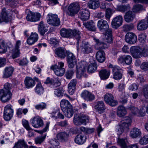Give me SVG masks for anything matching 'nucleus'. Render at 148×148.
<instances>
[{
	"mask_svg": "<svg viewBox=\"0 0 148 148\" xmlns=\"http://www.w3.org/2000/svg\"><path fill=\"white\" fill-rule=\"evenodd\" d=\"M69 109V108L66 109V112L65 111L63 112H64L66 116L68 118H70L73 116L74 113V111L73 107H71L72 111H71V112L68 110Z\"/></svg>",
	"mask_w": 148,
	"mask_h": 148,
	"instance_id": "51",
	"label": "nucleus"
},
{
	"mask_svg": "<svg viewBox=\"0 0 148 148\" xmlns=\"http://www.w3.org/2000/svg\"><path fill=\"white\" fill-rule=\"evenodd\" d=\"M50 144L56 147L58 146L59 144V141L56 139H52L49 142Z\"/></svg>",
	"mask_w": 148,
	"mask_h": 148,
	"instance_id": "62",
	"label": "nucleus"
},
{
	"mask_svg": "<svg viewBox=\"0 0 148 148\" xmlns=\"http://www.w3.org/2000/svg\"><path fill=\"white\" fill-rule=\"evenodd\" d=\"M29 37L37 41L38 38V36L37 33L32 32L31 33Z\"/></svg>",
	"mask_w": 148,
	"mask_h": 148,
	"instance_id": "64",
	"label": "nucleus"
},
{
	"mask_svg": "<svg viewBox=\"0 0 148 148\" xmlns=\"http://www.w3.org/2000/svg\"><path fill=\"white\" fill-rule=\"evenodd\" d=\"M130 5L129 4L119 5L117 6L116 8L117 10L123 13L125 12L127 10H130Z\"/></svg>",
	"mask_w": 148,
	"mask_h": 148,
	"instance_id": "39",
	"label": "nucleus"
},
{
	"mask_svg": "<svg viewBox=\"0 0 148 148\" xmlns=\"http://www.w3.org/2000/svg\"><path fill=\"white\" fill-rule=\"evenodd\" d=\"M40 15L39 13H32V20L33 22L39 21L40 18Z\"/></svg>",
	"mask_w": 148,
	"mask_h": 148,
	"instance_id": "54",
	"label": "nucleus"
},
{
	"mask_svg": "<svg viewBox=\"0 0 148 148\" xmlns=\"http://www.w3.org/2000/svg\"><path fill=\"white\" fill-rule=\"evenodd\" d=\"M44 91V89L40 83H38L36 85L35 89L36 92L39 94L42 93Z\"/></svg>",
	"mask_w": 148,
	"mask_h": 148,
	"instance_id": "49",
	"label": "nucleus"
},
{
	"mask_svg": "<svg viewBox=\"0 0 148 148\" xmlns=\"http://www.w3.org/2000/svg\"><path fill=\"white\" fill-rule=\"evenodd\" d=\"M49 42L50 44L55 47L57 46L58 42V41L56 38H51L49 40Z\"/></svg>",
	"mask_w": 148,
	"mask_h": 148,
	"instance_id": "60",
	"label": "nucleus"
},
{
	"mask_svg": "<svg viewBox=\"0 0 148 148\" xmlns=\"http://www.w3.org/2000/svg\"><path fill=\"white\" fill-rule=\"evenodd\" d=\"M79 9V5L78 3H73L69 6L66 13L69 16H73L77 13Z\"/></svg>",
	"mask_w": 148,
	"mask_h": 148,
	"instance_id": "5",
	"label": "nucleus"
},
{
	"mask_svg": "<svg viewBox=\"0 0 148 148\" xmlns=\"http://www.w3.org/2000/svg\"><path fill=\"white\" fill-rule=\"evenodd\" d=\"M123 28L125 31H128L134 28V26L133 24L127 25H124Z\"/></svg>",
	"mask_w": 148,
	"mask_h": 148,
	"instance_id": "58",
	"label": "nucleus"
},
{
	"mask_svg": "<svg viewBox=\"0 0 148 148\" xmlns=\"http://www.w3.org/2000/svg\"><path fill=\"white\" fill-rule=\"evenodd\" d=\"M12 85L8 83L4 85V89L0 90V100L3 102H5L10 100L12 94L10 92Z\"/></svg>",
	"mask_w": 148,
	"mask_h": 148,
	"instance_id": "1",
	"label": "nucleus"
},
{
	"mask_svg": "<svg viewBox=\"0 0 148 148\" xmlns=\"http://www.w3.org/2000/svg\"><path fill=\"white\" fill-rule=\"evenodd\" d=\"M39 32L42 36L44 35L45 32L48 31V29L46 27H45L43 24V23L41 21L39 24L38 27Z\"/></svg>",
	"mask_w": 148,
	"mask_h": 148,
	"instance_id": "40",
	"label": "nucleus"
},
{
	"mask_svg": "<svg viewBox=\"0 0 148 148\" xmlns=\"http://www.w3.org/2000/svg\"><path fill=\"white\" fill-rule=\"evenodd\" d=\"M86 137L84 135L78 134L75 137L74 141L75 143L78 145H82L86 141Z\"/></svg>",
	"mask_w": 148,
	"mask_h": 148,
	"instance_id": "32",
	"label": "nucleus"
},
{
	"mask_svg": "<svg viewBox=\"0 0 148 148\" xmlns=\"http://www.w3.org/2000/svg\"><path fill=\"white\" fill-rule=\"evenodd\" d=\"M119 62L121 63L125 62L126 64L130 65L132 62V58L130 56L127 55L121 56L118 59Z\"/></svg>",
	"mask_w": 148,
	"mask_h": 148,
	"instance_id": "22",
	"label": "nucleus"
},
{
	"mask_svg": "<svg viewBox=\"0 0 148 148\" xmlns=\"http://www.w3.org/2000/svg\"><path fill=\"white\" fill-rule=\"evenodd\" d=\"M12 107L11 105L8 104L6 105L4 108V117L6 121L10 120L13 116V110Z\"/></svg>",
	"mask_w": 148,
	"mask_h": 148,
	"instance_id": "8",
	"label": "nucleus"
},
{
	"mask_svg": "<svg viewBox=\"0 0 148 148\" xmlns=\"http://www.w3.org/2000/svg\"><path fill=\"white\" fill-rule=\"evenodd\" d=\"M125 40L127 43L130 44H133L136 42L137 37L134 33L128 32L125 35Z\"/></svg>",
	"mask_w": 148,
	"mask_h": 148,
	"instance_id": "10",
	"label": "nucleus"
},
{
	"mask_svg": "<svg viewBox=\"0 0 148 148\" xmlns=\"http://www.w3.org/2000/svg\"><path fill=\"white\" fill-rule=\"evenodd\" d=\"M80 34V32L79 31L76 29L72 30V36H73L77 39V44L79 43V40L81 38Z\"/></svg>",
	"mask_w": 148,
	"mask_h": 148,
	"instance_id": "47",
	"label": "nucleus"
},
{
	"mask_svg": "<svg viewBox=\"0 0 148 148\" xmlns=\"http://www.w3.org/2000/svg\"><path fill=\"white\" fill-rule=\"evenodd\" d=\"M88 119V117L82 114H75L73 119V122L75 125L77 126L82 124H86V121Z\"/></svg>",
	"mask_w": 148,
	"mask_h": 148,
	"instance_id": "4",
	"label": "nucleus"
},
{
	"mask_svg": "<svg viewBox=\"0 0 148 148\" xmlns=\"http://www.w3.org/2000/svg\"><path fill=\"white\" fill-rule=\"evenodd\" d=\"M90 16L89 11L86 9L81 10L78 14L79 18L84 21L88 20Z\"/></svg>",
	"mask_w": 148,
	"mask_h": 148,
	"instance_id": "17",
	"label": "nucleus"
},
{
	"mask_svg": "<svg viewBox=\"0 0 148 148\" xmlns=\"http://www.w3.org/2000/svg\"><path fill=\"white\" fill-rule=\"evenodd\" d=\"M74 73L73 70L70 69L68 70L66 72L65 76L67 79H71Z\"/></svg>",
	"mask_w": 148,
	"mask_h": 148,
	"instance_id": "52",
	"label": "nucleus"
},
{
	"mask_svg": "<svg viewBox=\"0 0 148 148\" xmlns=\"http://www.w3.org/2000/svg\"><path fill=\"white\" fill-rule=\"evenodd\" d=\"M112 10L110 8H108L106 10L105 17L106 19H110L112 13Z\"/></svg>",
	"mask_w": 148,
	"mask_h": 148,
	"instance_id": "53",
	"label": "nucleus"
},
{
	"mask_svg": "<svg viewBox=\"0 0 148 148\" xmlns=\"http://www.w3.org/2000/svg\"><path fill=\"white\" fill-rule=\"evenodd\" d=\"M146 35L145 33L140 34L139 35L138 40L141 42H143L146 39Z\"/></svg>",
	"mask_w": 148,
	"mask_h": 148,
	"instance_id": "57",
	"label": "nucleus"
},
{
	"mask_svg": "<svg viewBox=\"0 0 148 148\" xmlns=\"http://www.w3.org/2000/svg\"><path fill=\"white\" fill-rule=\"evenodd\" d=\"M143 9V6L140 5H137L134 6L132 8V10L134 12H136Z\"/></svg>",
	"mask_w": 148,
	"mask_h": 148,
	"instance_id": "55",
	"label": "nucleus"
},
{
	"mask_svg": "<svg viewBox=\"0 0 148 148\" xmlns=\"http://www.w3.org/2000/svg\"><path fill=\"white\" fill-rule=\"evenodd\" d=\"M123 119L119 124V127L123 129L124 131L125 130H127L128 129L129 126L131 125V120L129 117H126Z\"/></svg>",
	"mask_w": 148,
	"mask_h": 148,
	"instance_id": "16",
	"label": "nucleus"
},
{
	"mask_svg": "<svg viewBox=\"0 0 148 148\" xmlns=\"http://www.w3.org/2000/svg\"><path fill=\"white\" fill-rule=\"evenodd\" d=\"M99 0H90L88 3V5L90 9H95L99 6Z\"/></svg>",
	"mask_w": 148,
	"mask_h": 148,
	"instance_id": "35",
	"label": "nucleus"
},
{
	"mask_svg": "<svg viewBox=\"0 0 148 148\" xmlns=\"http://www.w3.org/2000/svg\"><path fill=\"white\" fill-rule=\"evenodd\" d=\"M141 132L140 130L138 128H133L130 132V135L132 138H135L140 136Z\"/></svg>",
	"mask_w": 148,
	"mask_h": 148,
	"instance_id": "33",
	"label": "nucleus"
},
{
	"mask_svg": "<svg viewBox=\"0 0 148 148\" xmlns=\"http://www.w3.org/2000/svg\"><path fill=\"white\" fill-rule=\"evenodd\" d=\"M46 105L45 103H42L40 104L37 105L36 106L35 108L37 109H43L46 108Z\"/></svg>",
	"mask_w": 148,
	"mask_h": 148,
	"instance_id": "63",
	"label": "nucleus"
},
{
	"mask_svg": "<svg viewBox=\"0 0 148 148\" xmlns=\"http://www.w3.org/2000/svg\"><path fill=\"white\" fill-rule=\"evenodd\" d=\"M141 69L144 71L148 70V62H143L140 66Z\"/></svg>",
	"mask_w": 148,
	"mask_h": 148,
	"instance_id": "59",
	"label": "nucleus"
},
{
	"mask_svg": "<svg viewBox=\"0 0 148 148\" xmlns=\"http://www.w3.org/2000/svg\"><path fill=\"white\" fill-rule=\"evenodd\" d=\"M96 56L97 60L100 63L103 62L106 59L105 52L102 50L98 51L96 53Z\"/></svg>",
	"mask_w": 148,
	"mask_h": 148,
	"instance_id": "27",
	"label": "nucleus"
},
{
	"mask_svg": "<svg viewBox=\"0 0 148 148\" xmlns=\"http://www.w3.org/2000/svg\"><path fill=\"white\" fill-rule=\"evenodd\" d=\"M117 143L118 145H120L122 148H126L127 147L125 140L123 138H118Z\"/></svg>",
	"mask_w": 148,
	"mask_h": 148,
	"instance_id": "48",
	"label": "nucleus"
},
{
	"mask_svg": "<svg viewBox=\"0 0 148 148\" xmlns=\"http://www.w3.org/2000/svg\"><path fill=\"white\" fill-rule=\"evenodd\" d=\"M58 78L50 79L49 77L47 78L46 81L44 82L45 84H53L55 86H58L60 85V83L58 79Z\"/></svg>",
	"mask_w": 148,
	"mask_h": 148,
	"instance_id": "30",
	"label": "nucleus"
},
{
	"mask_svg": "<svg viewBox=\"0 0 148 148\" xmlns=\"http://www.w3.org/2000/svg\"><path fill=\"white\" fill-rule=\"evenodd\" d=\"M87 66V63L85 61H81L77 65V77L80 79L82 76H84V73Z\"/></svg>",
	"mask_w": 148,
	"mask_h": 148,
	"instance_id": "2",
	"label": "nucleus"
},
{
	"mask_svg": "<svg viewBox=\"0 0 148 148\" xmlns=\"http://www.w3.org/2000/svg\"><path fill=\"white\" fill-rule=\"evenodd\" d=\"M67 57L68 66L73 68L76 64V59L73 54L69 51H67Z\"/></svg>",
	"mask_w": 148,
	"mask_h": 148,
	"instance_id": "9",
	"label": "nucleus"
},
{
	"mask_svg": "<svg viewBox=\"0 0 148 148\" xmlns=\"http://www.w3.org/2000/svg\"><path fill=\"white\" fill-rule=\"evenodd\" d=\"M58 139L61 142H64L68 141L69 137V134L66 132H61L56 135Z\"/></svg>",
	"mask_w": 148,
	"mask_h": 148,
	"instance_id": "19",
	"label": "nucleus"
},
{
	"mask_svg": "<svg viewBox=\"0 0 148 148\" xmlns=\"http://www.w3.org/2000/svg\"><path fill=\"white\" fill-rule=\"evenodd\" d=\"M84 26L88 30L92 31H96V27L94 21L92 20L83 23Z\"/></svg>",
	"mask_w": 148,
	"mask_h": 148,
	"instance_id": "25",
	"label": "nucleus"
},
{
	"mask_svg": "<svg viewBox=\"0 0 148 148\" xmlns=\"http://www.w3.org/2000/svg\"><path fill=\"white\" fill-rule=\"evenodd\" d=\"M105 35V39L108 43H111L112 41V29H109L107 32L103 33Z\"/></svg>",
	"mask_w": 148,
	"mask_h": 148,
	"instance_id": "42",
	"label": "nucleus"
},
{
	"mask_svg": "<svg viewBox=\"0 0 148 148\" xmlns=\"http://www.w3.org/2000/svg\"><path fill=\"white\" fill-rule=\"evenodd\" d=\"M20 44L21 41L20 40H18L16 42L15 48L12 50V57L13 58H15L19 56L20 53L18 49Z\"/></svg>",
	"mask_w": 148,
	"mask_h": 148,
	"instance_id": "23",
	"label": "nucleus"
},
{
	"mask_svg": "<svg viewBox=\"0 0 148 148\" xmlns=\"http://www.w3.org/2000/svg\"><path fill=\"white\" fill-rule=\"evenodd\" d=\"M110 74V71L105 69H101L99 73L101 79L103 80L107 79L109 77Z\"/></svg>",
	"mask_w": 148,
	"mask_h": 148,
	"instance_id": "28",
	"label": "nucleus"
},
{
	"mask_svg": "<svg viewBox=\"0 0 148 148\" xmlns=\"http://www.w3.org/2000/svg\"><path fill=\"white\" fill-rule=\"evenodd\" d=\"M139 143L142 145H145L148 144V135H145L140 138Z\"/></svg>",
	"mask_w": 148,
	"mask_h": 148,
	"instance_id": "46",
	"label": "nucleus"
},
{
	"mask_svg": "<svg viewBox=\"0 0 148 148\" xmlns=\"http://www.w3.org/2000/svg\"><path fill=\"white\" fill-rule=\"evenodd\" d=\"M49 18L47 20L48 23L54 26H58L60 24V21L59 18L58 17L57 15L56 14H48Z\"/></svg>",
	"mask_w": 148,
	"mask_h": 148,
	"instance_id": "12",
	"label": "nucleus"
},
{
	"mask_svg": "<svg viewBox=\"0 0 148 148\" xmlns=\"http://www.w3.org/2000/svg\"><path fill=\"white\" fill-rule=\"evenodd\" d=\"M24 82L26 88H32L35 85L34 81L30 77H27L25 79Z\"/></svg>",
	"mask_w": 148,
	"mask_h": 148,
	"instance_id": "36",
	"label": "nucleus"
},
{
	"mask_svg": "<svg viewBox=\"0 0 148 148\" xmlns=\"http://www.w3.org/2000/svg\"><path fill=\"white\" fill-rule=\"evenodd\" d=\"M116 112L117 115L120 117H122L125 116L127 114L126 108L123 106L120 105L117 108Z\"/></svg>",
	"mask_w": 148,
	"mask_h": 148,
	"instance_id": "34",
	"label": "nucleus"
},
{
	"mask_svg": "<svg viewBox=\"0 0 148 148\" xmlns=\"http://www.w3.org/2000/svg\"><path fill=\"white\" fill-rule=\"evenodd\" d=\"M148 23L145 20H142L139 22L137 25V29L139 31L144 30L148 27Z\"/></svg>",
	"mask_w": 148,
	"mask_h": 148,
	"instance_id": "31",
	"label": "nucleus"
},
{
	"mask_svg": "<svg viewBox=\"0 0 148 148\" xmlns=\"http://www.w3.org/2000/svg\"><path fill=\"white\" fill-rule=\"evenodd\" d=\"M60 35L63 37L69 38L72 36V30L62 28L60 31Z\"/></svg>",
	"mask_w": 148,
	"mask_h": 148,
	"instance_id": "26",
	"label": "nucleus"
},
{
	"mask_svg": "<svg viewBox=\"0 0 148 148\" xmlns=\"http://www.w3.org/2000/svg\"><path fill=\"white\" fill-rule=\"evenodd\" d=\"M60 106L61 109L63 112H65L66 109L69 108L68 110L70 111H72V106L71 104L69 101L65 100H62L60 102Z\"/></svg>",
	"mask_w": 148,
	"mask_h": 148,
	"instance_id": "20",
	"label": "nucleus"
},
{
	"mask_svg": "<svg viewBox=\"0 0 148 148\" xmlns=\"http://www.w3.org/2000/svg\"><path fill=\"white\" fill-rule=\"evenodd\" d=\"M55 53L60 58H64L66 56L65 51L62 48H58L55 50Z\"/></svg>",
	"mask_w": 148,
	"mask_h": 148,
	"instance_id": "37",
	"label": "nucleus"
},
{
	"mask_svg": "<svg viewBox=\"0 0 148 148\" xmlns=\"http://www.w3.org/2000/svg\"><path fill=\"white\" fill-rule=\"evenodd\" d=\"M82 47V51L84 53L88 54L93 51L92 47L88 42L83 43Z\"/></svg>",
	"mask_w": 148,
	"mask_h": 148,
	"instance_id": "21",
	"label": "nucleus"
},
{
	"mask_svg": "<svg viewBox=\"0 0 148 148\" xmlns=\"http://www.w3.org/2000/svg\"><path fill=\"white\" fill-rule=\"evenodd\" d=\"M97 26L100 31L103 33L107 32L109 29H112L109 28V25L107 21L103 19L98 21Z\"/></svg>",
	"mask_w": 148,
	"mask_h": 148,
	"instance_id": "7",
	"label": "nucleus"
},
{
	"mask_svg": "<svg viewBox=\"0 0 148 148\" xmlns=\"http://www.w3.org/2000/svg\"><path fill=\"white\" fill-rule=\"evenodd\" d=\"M97 65L95 63L90 64L88 68V70L90 73L94 72L97 69Z\"/></svg>",
	"mask_w": 148,
	"mask_h": 148,
	"instance_id": "45",
	"label": "nucleus"
},
{
	"mask_svg": "<svg viewBox=\"0 0 148 148\" xmlns=\"http://www.w3.org/2000/svg\"><path fill=\"white\" fill-rule=\"evenodd\" d=\"M135 15L132 11H128L125 14L124 16L125 21L127 22L132 21L135 18Z\"/></svg>",
	"mask_w": 148,
	"mask_h": 148,
	"instance_id": "29",
	"label": "nucleus"
},
{
	"mask_svg": "<svg viewBox=\"0 0 148 148\" xmlns=\"http://www.w3.org/2000/svg\"><path fill=\"white\" fill-rule=\"evenodd\" d=\"M130 52L132 56L135 58H140L142 56V54L140 48L134 46L131 47Z\"/></svg>",
	"mask_w": 148,
	"mask_h": 148,
	"instance_id": "14",
	"label": "nucleus"
},
{
	"mask_svg": "<svg viewBox=\"0 0 148 148\" xmlns=\"http://www.w3.org/2000/svg\"><path fill=\"white\" fill-rule=\"evenodd\" d=\"M94 40L96 42L95 45V48L97 49H103L104 48L105 46L106 45L104 42L100 41L99 39L94 38Z\"/></svg>",
	"mask_w": 148,
	"mask_h": 148,
	"instance_id": "41",
	"label": "nucleus"
},
{
	"mask_svg": "<svg viewBox=\"0 0 148 148\" xmlns=\"http://www.w3.org/2000/svg\"><path fill=\"white\" fill-rule=\"evenodd\" d=\"M142 92L144 97L147 99H148V85H144L142 88Z\"/></svg>",
	"mask_w": 148,
	"mask_h": 148,
	"instance_id": "50",
	"label": "nucleus"
},
{
	"mask_svg": "<svg viewBox=\"0 0 148 148\" xmlns=\"http://www.w3.org/2000/svg\"><path fill=\"white\" fill-rule=\"evenodd\" d=\"M95 108L98 111H100V113H102L106 109L104 103L102 101L98 102Z\"/></svg>",
	"mask_w": 148,
	"mask_h": 148,
	"instance_id": "38",
	"label": "nucleus"
},
{
	"mask_svg": "<svg viewBox=\"0 0 148 148\" xmlns=\"http://www.w3.org/2000/svg\"><path fill=\"white\" fill-rule=\"evenodd\" d=\"M109 67L112 69L113 78L114 79L119 80L122 78V74L121 72V69L120 68L117 66H113L111 64L109 65Z\"/></svg>",
	"mask_w": 148,
	"mask_h": 148,
	"instance_id": "6",
	"label": "nucleus"
},
{
	"mask_svg": "<svg viewBox=\"0 0 148 148\" xmlns=\"http://www.w3.org/2000/svg\"><path fill=\"white\" fill-rule=\"evenodd\" d=\"M14 69L12 67H7L5 69L3 77L8 78L11 76L13 71Z\"/></svg>",
	"mask_w": 148,
	"mask_h": 148,
	"instance_id": "43",
	"label": "nucleus"
},
{
	"mask_svg": "<svg viewBox=\"0 0 148 148\" xmlns=\"http://www.w3.org/2000/svg\"><path fill=\"white\" fill-rule=\"evenodd\" d=\"M123 21V18L121 16L119 15L116 16L112 20L111 23L112 27L115 29H117L122 24Z\"/></svg>",
	"mask_w": 148,
	"mask_h": 148,
	"instance_id": "15",
	"label": "nucleus"
},
{
	"mask_svg": "<svg viewBox=\"0 0 148 148\" xmlns=\"http://www.w3.org/2000/svg\"><path fill=\"white\" fill-rule=\"evenodd\" d=\"M64 66V63L62 62H59L58 64L52 66L51 69L54 70L55 73L57 76H62L65 72V70L63 68Z\"/></svg>",
	"mask_w": 148,
	"mask_h": 148,
	"instance_id": "3",
	"label": "nucleus"
},
{
	"mask_svg": "<svg viewBox=\"0 0 148 148\" xmlns=\"http://www.w3.org/2000/svg\"><path fill=\"white\" fill-rule=\"evenodd\" d=\"M45 139L44 136L38 137L35 139V142L36 144H40Z\"/></svg>",
	"mask_w": 148,
	"mask_h": 148,
	"instance_id": "56",
	"label": "nucleus"
},
{
	"mask_svg": "<svg viewBox=\"0 0 148 148\" xmlns=\"http://www.w3.org/2000/svg\"><path fill=\"white\" fill-rule=\"evenodd\" d=\"M23 126L28 130H31L32 129L29 126L28 121L26 120H24L23 121Z\"/></svg>",
	"mask_w": 148,
	"mask_h": 148,
	"instance_id": "61",
	"label": "nucleus"
},
{
	"mask_svg": "<svg viewBox=\"0 0 148 148\" xmlns=\"http://www.w3.org/2000/svg\"><path fill=\"white\" fill-rule=\"evenodd\" d=\"M7 47L4 40L0 39V53H5L7 51Z\"/></svg>",
	"mask_w": 148,
	"mask_h": 148,
	"instance_id": "44",
	"label": "nucleus"
},
{
	"mask_svg": "<svg viewBox=\"0 0 148 148\" xmlns=\"http://www.w3.org/2000/svg\"><path fill=\"white\" fill-rule=\"evenodd\" d=\"M31 124L33 127L35 128H39L43 125L42 120L39 116L34 117L30 120Z\"/></svg>",
	"mask_w": 148,
	"mask_h": 148,
	"instance_id": "13",
	"label": "nucleus"
},
{
	"mask_svg": "<svg viewBox=\"0 0 148 148\" xmlns=\"http://www.w3.org/2000/svg\"><path fill=\"white\" fill-rule=\"evenodd\" d=\"M8 11L6 10V9L4 8L2 9L0 15V23L3 22H8L10 20Z\"/></svg>",
	"mask_w": 148,
	"mask_h": 148,
	"instance_id": "18",
	"label": "nucleus"
},
{
	"mask_svg": "<svg viewBox=\"0 0 148 148\" xmlns=\"http://www.w3.org/2000/svg\"><path fill=\"white\" fill-rule=\"evenodd\" d=\"M104 99L105 102L111 106H114L118 104L117 101L114 100L113 96L111 94L106 93L105 95Z\"/></svg>",
	"mask_w": 148,
	"mask_h": 148,
	"instance_id": "11",
	"label": "nucleus"
},
{
	"mask_svg": "<svg viewBox=\"0 0 148 148\" xmlns=\"http://www.w3.org/2000/svg\"><path fill=\"white\" fill-rule=\"evenodd\" d=\"M81 95L82 97L87 101H92L95 98L94 96L87 90L84 91Z\"/></svg>",
	"mask_w": 148,
	"mask_h": 148,
	"instance_id": "24",
	"label": "nucleus"
}]
</instances>
